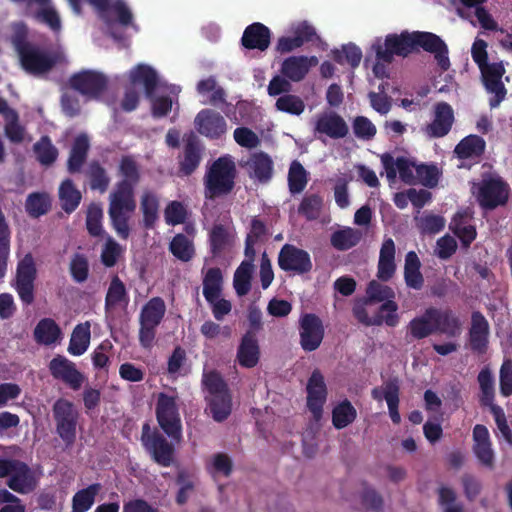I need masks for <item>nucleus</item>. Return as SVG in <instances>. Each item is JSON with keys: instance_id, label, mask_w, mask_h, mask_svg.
Here are the masks:
<instances>
[{"instance_id": "obj_1", "label": "nucleus", "mask_w": 512, "mask_h": 512, "mask_svg": "<svg viewBox=\"0 0 512 512\" xmlns=\"http://www.w3.org/2000/svg\"><path fill=\"white\" fill-rule=\"evenodd\" d=\"M119 180L109 195L108 215L118 237L127 240L130 236L129 220L136 210L135 188L140 182V170L136 160L123 156L118 167Z\"/></svg>"}, {"instance_id": "obj_2", "label": "nucleus", "mask_w": 512, "mask_h": 512, "mask_svg": "<svg viewBox=\"0 0 512 512\" xmlns=\"http://www.w3.org/2000/svg\"><path fill=\"white\" fill-rule=\"evenodd\" d=\"M237 177V168L231 155H223L207 167L204 178V196L214 200L230 194Z\"/></svg>"}, {"instance_id": "obj_3", "label": "nucleus", "mask_w": 512, "mask_h": 512, "mask_svg": "<svg viewBox=\"0 0 512 512\" xmlns=\"http://www.w3.org/2000/svg\"><path fill=\"white\" fill-rule=\"evenodd\" d=\"M13 45L19 56L21 67L34 76L50 72L57 64V56L45 51L40 46L28 42L24 36L16 35Z\"/></svg>"}, {"instance_id": "obj_4", "label": "nucleus", "mask_w": 512, "mask_h": 512, "mask_svg": "<svg viewBox=\"0 0 512 512\" xmlns=\"http://www.w3.org/2000/svg\"><path fill=\"white\" fill-rule=\"evenodd\" d=\"M163 431L151 428L149 423H144L141 431V444L150 458L161 467H170L175 460L176 441L168 440Z\"/></svg>"}, {"instance_id": "obj_5", "label": "nucleus", "mask_w": 512, "mask_h": 512, "mask_svg": "<svg viewBox=\"0 0 512 512\" xmlns=\"http://www.w3.org/2000/svg\"><path fill=\"white\" fill-rule=\"evenodd\" d=\"M156 420L165 435L172 441L182 440V422L177 396L160 392L155 406Z\"/></svg>"}, {"instance_id": "obj_6", "label": "nucleus", "mask_w": 512, "mask_h": 512, "mask_svg": "<svg viewBox=\"0 0 512 512\" xmlns=\"http://www.w3.org/2000/svg\"><path fill=\"white\" fill-rule=\"evenodd\" d=\"M99 17L107 24L118 23L123 27L133 25V14L124 0H87ZM73 11L81 13V0H68Z\"/></svg>"}, {"instance_id": "obj_7", "label": "nucleus", "mask_w": 512, "mask_h": 512, "mask_svg": "<svg viewBox=\"0 0 512 512\" xmlns=\"http://www.w3.org/2000/svg\"><path fill=\"white\" fill-rule=\"evenodd\" d=\"M5 477H8L6 485L19 494H29L37 486L32 469L17 459L0 458V478Z\"/></svg>"}, {"instance_id": "obj_8", "label": "nucleus", "mask_w": 512, "mask_h": 512, "mask_svg": "<svg viewBox=\"0 0 512 512\" xmlns=\"http://www.w3.org/2000/svg\"><path fill=\"white\" fill-rule=\"evenodd\" d=\"M509 185L500 177H485L473 187V194L481 208L494 210L509 199Z\"/></svg>"}, {"instance_id": "obj_9", "label": "nucleus", "mask_w": 512, "mask_h": 512, "mask_svg": "<svg viewBox=\"0 0 512 512\" xmlns=\"http://www.w3.org/2000/svg\"><path fill=\"white\" fill-rule=\"evenodd\" d=\"M53 418L56 424V433L66 446H72L76 440L78 424V411L69 400L60 398L52 407Z\"/></svg>"}, {"instance_id": "obj_10", "label": "nucleus", "mask_w": 512, "mask_h": 512, "mask_svg": "<svg viewBox=\"0 0 512 512\" xmlns=\"http://www.w3.org/2000/svg\"><path fill=\"white\" fill-rule=\"evenodd\" d=\"M376 59L384 63H391L394 55L407 57L414 51L413 32L403 31L400 34L392 33L385 37L384 45L376 43L372 46Z\"/></svg>"}, {"instance_id": "obj_11", "label": "nucleus", "mask_w": 512, "mask_h": 512, "mask_svg": "<svg viewBox=\"0 0 512 512\" xmlns=\"http://www.w3.org/2000/svg\"><path fill=\"white\" fill-rule=\"evenodd\" d=\"M36 277V264L33 256L28 253L18 262L15 280L12 284L20 300L25 305H31L34 302V283Z\"/></svg>"}, {"instance_id": "obj_12", "label": "nucleus", "mask_w": 512, "mask_h": 512, "mask_svg": "<svg viewBox=\"0 0 512 512\" xmlns=\"http://www.w3.org/2000/svg\"><path fill=\"white\" fill-rule=\"evenodd\" d=\"M69 85L87 99L96 100L107 90L108 78L101 72L83 70L70 77Z\"/></svg>"}, {"instance_id": "obj_13", "label": "nucleus", "mask_w": 512, "mask_h": 512, "mask_svg": "<svg viewBox=\"0 0 512 512\" xmlns=\"http://www.w3.org/2000/svg\"><path fill=\"white\" fill-rule=\"evenodd\" d=\"M486 91L493 96L489 98L491 109L499 107L506 98L507 89L502 82L505 67L502 62L487 63L479 68Z\"/></svg>"}, {"instance_id": "obj_14", "label": "nucleus", "mask_w": 512, "mask_h": 512, "mask_svg": "<svg viewBox=\"0 0 512 512\" xmlns=\"http://www.w3.org/2000/svg\"><path fill=\"white\" fill-rule=\"evenodd\" d=\"M278 266L285 272L302 275L311 271L312 261L307 251L292 244H284L278 254Z\"/></svg>"}, {"instance_id": "obj_15", "label": "nucleus", "mask_w": 512, "mask_h": 512, "mask_svg": "<svg viewBox=\"0 0 512 512\" xmlns=\"http://www.w3.org/2000/svg\"><path fill=\"white\" fill-rule=\"evenodd\" d=\"M413 44L414 51L422 48L424 51L434 54L438 66L443 71L449 69L448 47L438 35L432 32L414 31Z\"/></svg>"}, {"instance_id": "obj_16", "label": "nucleus", "mask_w": 512, "mask_h": 512, "mask_svg": "<svg viewBox=\"0 0 512 512\" xmlns=\"http://www.w3.org/2000/svg\"><path fill=\"white\" fill-rule=\"evenodd\" d=\"M300 345L306 352L318 349L324 338L322 320L314 313H306L299 320Z\"/></svg>"}, {"instance_id": "obj_17", "label": "nucleus", "mask_w": 512, "mask_h": 512, "mask_svg": "<svg viewBox=\"0 0 512 512\" xmlns=\"http://www.w3.org/2000/svg\"><path fill=\"white\" fill-rule=\"evenodd\" d=\"M48 368L54 379L62 381L74 391L79 390L85 381V375L65 356L56 355L49 362Z\"/></svg>"}, {"instance_id": "obj_18", "label": "nucleus", "mask_w": 512, "mask_h": 512, "mask_svg": "<svg viewBox=\"0 0 512 512\" xmlns=\"http://www.w3.org/2000/svg\"><path fill=\"white\" fill-rule=\"evenodd\" d=\"M307 408L312 413L313 418L318 421L322 418L323 407L327 400V386L323 374L319 369H315L307 382Z\"/></svg>"}, {"instance_id": "obj_19", "label": "nucleus", "mask_w": 512, "mask_h": 512, "mask_svg": "<svg viewBox=\"0 0 512 512\" xmlns=\"http://www.w3.org/2000/svg\"><path fill=\"white\" fill-rule=\"evenodd\" d=\"M194 125L199 134L211 140L220 139L227 132L225 118L213 109L200 110L194 119Z\"/></svg>"}, {"instance_id": "obj_20", "label": "nucleus", "mask_w": 512, "mask_h": 512, "mask_svg": "<svg viewBox=\"0 0 512 512\" xmlns=\"http://www.w3.org/2000/svg\"><path fill=\"white\" fill-rule=\"evenodd\" d=\"M490 325L480 311L471 314V326L468 331V342L472 352L485 354L489 346Z\"/></svg>"}, {"instance_id": "obj_21", "label": "nucleus", "mask_w": 512, "mask_h": 512, "mask_svg": "<svg viewBox=\"0 0 512 512\" xmlns=\"http://www.w3.org/2000/svg\"><path fill=\"white\" fill-rule=\"evenodd\" d=\"M349 133V127L344 118L336 112H324L317 116L314 124V134L320 139V135L331 139L345 138Z\"/></svg>"}, {"instance_id": "obj_22", "label": "nucleus", "mask_w": 512, "mask_h": 512, "mask_svg": "<svg viewBox=\"0 0 512 512\" xmlns=\"http://www.w3.org/2000/svg\"><path fill=\"white\" fill-rule=\"evenodd\" d=\"M455 121L454 111L447 102H438L434 106V118L425 128V133L431 138L446 136Z\"/></svg>"}, {"instance_id": "obj_23", "label": "nucleus", "mask_w": 512, "mask_h": 512, "mask_svg": "<svg viewBox=\"0 0 512 512\" xmlns=\"http://www.w3.org/2000/svg\"><path fill=\"white\" fill-rule=\"evenodd\" d=\"M318 64L316 56H290L281 65V74L293 82L303 80L312 67Z\"/></svg>"}, {"instance_id": "obj_24", "label": "nucleus", "mask_w": 512, "mask_h": 512, "mask_svg": "<svg viewBox=\"0 0 512 512\" xmlns=\"http://www.w3.org/2000/svg\"><path fill=\"white\" fill-rule=\"evenodd\" d=\"M427 315L432 316L437 333L446 334L450 337H455L460 333L462 323L451 309L442 310L429 307L427 308Z\"/></svg>"}, {"instance_id": "obj_25", "label": "nucleus", "mask_w": 512, "mask_h": 512, "mask_svg": "<svg viewBox=\"0 0 512 512\" xmlns=\"http://www.w3.org/2000/svg\"><path fill=\"white\" fill-rule=\"evenodd\" d=\"M237 361L241 367L254 368L260 360V347L254 331L247 330L237 349Z\"/></svg>"}, {"instance_id": "obj_26", "label": "nucleus", "mask_w": 512, "mask_h": 512, "mask_svg": "<svg viewBox=\"0 0 512 512\" xmlns=\"http://www.w3.org/2000/svg\"><path fill=\"white\" fill-rule=\"evenodd\" d=\"M271 43L270 29L260 22L248 25L242 35L241 44L249 50L265 51Z\"/></svg>"}, {"instance_id": "obj_27", "label": "nucleus", "mask_w": 512, "mask_h": 512, "mask_svg": "<svg viewBox=\"0 0 512 512\" xmlns=\"http://www.w3.org/2000/svg\"><path fill=\"white\" fill-rule=\"evenodd\" d=\"M90 150V140L87 134L80 133L77 135L69 152L67 160V171L70 174L79 173L85 164Z\"/></svg>"}, {"instance_id": "obj_28", "label": "nucleus", "mask_w": 512, "mask_h": 512, "mask_svg": "<svg viewBox=\"0 0 512 512\" xmlns=\"http://www.w3.org/2000/svg\"><path fill=\"white\" fill-rule=\"evenodd\" d=\"M250 178L266 184L273 177V161L265 152H256L251 155L247 162Z\"/></svg>"}, {"instance_id": "obj_29", "label": "nucleus", "mask_w": 512, "mask_h": 512, "mask_svg": "<svg viewBox=\"0 0 512 512\" xmlns=\"http://www.w3.org/2000/svg\"><path fill=\"white\" fill-rule=\"evenodd\" d=\"M395 253L396 249L393 239H385L380 248L377 266V278L380 281L387 282L394 276L396 271Z\"/></svg>"}, {"instance_id": "obj_30", "label": "nucleus", "mask_w": 512, "mask_h": 512, "mask_svg": "<svg viewBox=\"0 0 512 512\" xmlns=\"http://www.w3.org/2000/svg\"><path fill=\"white\" fill-rule=\"evenodd\" d=\"M129 80L133 85H143L146 98H152L158 86L157 72L147 64L133 67L129 72Z\"/></svg>"}, {"instance_id": "obj_31", "label": "nucleus", "mask_w": 512, "mask_h": 512, "mask_svg": "<svg viewBox=\"0 0 512 512\" xmlns=\"http://www.w3.org/2000/svg\"><path fill=\"white\" fill-rule=\"evenodd\" d=\"M129 294L126 286L118 275L111 278L106 296L104 309L106 313H111L117 307H126L129 303Z\"/></svg>"}, {"instance_id": "obj_32", "label": "nucleus", "mask_w": 512, "mask_h": 512, "mask_svg": "<svg viewBox=\"0 0 512 512\" xmlns=\"http://www.w3.org/2000/svg\"><path fill=\"white\" fill-rule=\"evenodd\" d=\"M209 247L213 257H220L234 243V237L223 224H214L209 232Z\"/></svg>"}, {"instance_id": "obj_33", "label": "nucleus", "mask_w": 512, "mask_h": 512, "mask_svg": "<svg viewBox=\"0 0 512 512\" xmlns=\"http://www.w3.org/2000/svg\"><path fill=\"white\" fill-rule=\"evenodd\" d=\"M486 148L485 140L478 135L463 138L455 147L454 153L461 160H479Z\"/></svg>"}, {"instance_id": "obj_34", "label": "nucleus", "mask_w": 512, "mask_h": 512, "mask_svg": "<svg viewBox=\"0 0 512 512\" xmlns=\"http://www.w3.org/2000/svg\"><path fill=\"white\" fill-rule=\"evenodd\" d=\"M202 160V147L195 138H189L183 149V158L179 162V170L189 176L199 167Z\"/></svg>"}, {"instance_id": "obj_35", "label": "nucleus", "mask_w": 512, "mask_h": 512, "mask_svg": "<svg viewBox=\"0 0 512 512\" xmlns=\"http://www.w3.org/2000/svg\"><path fill=\"white\" fill-rule=\"evenodd\" d=\"M421 262L414 251H409L405 256L404 280L407 287L420 290L424 284V277L420 271Z\"/></svg>"}, {"instance_id": "obj_36", "label": "nucleus", "mask_w": 512, "mask_h": 512, "mask_svg": "<svg viewBox=\"0 0 512 512\" xmlns=\"http://www.w3.org/2000/svg\"><path fill=\"white\" fill-rule=\"evenodd\" d=\"M159 206V198L154 192L148 190L143 192L140 200V209L143 215L142 223L145 229L154 228L159 218Z\"/></svg>"}, {"instance_id": "obj_37", "label": "nucleus", "mask_w": 512, "mask_h": 512, "mask_svg": "<svg viewBox=\"0 0 512 512\" xmlns=\"http://www.w3.org/2000/svg\"><path fill=\"white\" fill-rule=\"evenodd\" d=\"M33 334L38 344L51 345L61 338L62 331L53 319L43 318L37 323Z\"/></svg>"}, {"instance_id": "obj_38", "label": "nucleus", "mask_w": 512, "mask_h": 512, "mask_svg": "<svg viewBox=\"0 0 512 512\" xmlns=\"http://www.w3.org/2000/svg\"><path fill=\"white\" fill-rule=\"evenodd\" d=\"M91 332L89 322L81 323L75 326L72 331L68 345V352L73 356L83 355L90 344Z\"/></svg>"}, {"instance_id": "obj_39", "label": "nucleus", "mask_w": 512, "mask_h": 512, "mask_svg": "<svg viewBox=\"0 0 512 512\" xmlns=\"http://www.w3.org/2000/svg\"><path fill=\"white\" fill-rule=\"evenodd\" d=\"M165 312L164 300L161 297H153L142 307L139 321L157 327L161 323Z\"/></svg>"}, {"instance_id": "obj_40", "label": "nucleus", "mask_w": 512, "mask_h": 512, "mask_svg": "<svg viewBox=\"0 0 512 512\" xmlns=\"http://www.w3.org/2000/svg\"><path fill=\"white\" fill-rule=\"evenodd\" d=\"M52 207V199L46 192H32L25 201V211L31 218L47 214Z\"/></svg>"}, {"instance_id": "obj_41", "label": "nucleus", "mask_w": 512, "mask_h": 512, "mask_svg": "<svg viewBox=\"0 0 512 512\" xmlns=\"http://www.w3.org/2000/svg\"><path fill=\"white\" fill-rule=\"evenodd\" d=\"M61 208L67 213L74 212L82 199L81 192L75 187L71 179H65L59 187Z\"/></svg>"}, {"instance_id": "obj_42", "label": "nucleus", "mask_w": 512, "mask_h": 512, "mask_svg": "<svg viewBox=\"0 0 512 512\" xmlns=\"http://www.w3.org/2000/svg\"><path fill=\"white\" fill-rule=\"evenodd\" d=\"M467 216L456 213L450 222V230L460 239L463 247L468 248L477 236L476 228L466 224Z\"/></svg>"}, {"instance_id": "obj_43", "label": "nucleus", "mask_w": 512, "mask_h": 512, "mask_svg": "<svg viewBox=\"0 0 512 512\" xmlns=\"http://www.w3.org/2000/svg\"><path fill=\"white\" fill-rule=\"evenodd\" d=\"M223 283L222 271L218 267L209 268L203 277V295L207 302L220 297Z\"/></svg>"}, {"instance_id": "obj_44", "label": "nucleus", "mask_w": 512, "mask_h": 512, "mask_svg": "<svg viewBox=\"0 0 512 512\" xmlns=\"http://www.w3.org/2000/svg\"><path fill=\"white\" fill-rule=\"evenodd\" d=\"M208 409L212 418L216 422L225 421L232 411V397L231 394H224L214 397H205Z\"/></svg>"}, {"instance_id": "obj_45", "label": "nucleus", "mask_w": 512, "mask_h": 512, "mask_svg": "<svg viewBox=\"0 0 512 512\" xmlns=\"http://www.w3.org/2000/svg\"><path fill=\"white\" fill-rule=\"evenodd\" d=\"M407 329L410 336L416 340H421L437 333L432 316L427 315V309L422 315L410 320Z\"/></svg>"}, {"instance_id": "obj_46", "label": "nucleus", "mask_w": 512, "mask_h": 512, "mask_svg": "<svg viewBox=\"0 0 512 512\" xmlns=\"http://www.w3.org/2000/svg\"><path fill=\"white\" fill-rule=\"evenodd\" d=\"M86 176L89 179V187L91 190L104 193L108 189L110 177L99 161L93 160L89 163Z\"/></svg>"}, {"instance_id": "obj_47", "label": "nucleus", "mask_w": 512, "mask_h": 512, "mask_svg": "<svg viewBox=\"0 0 512 512\" xmlns=\"http://www.w3.org/2000/svg\"><path fill=\"white\" fill-rule=\"evenodd\" d=\"M101 488L100 483H93L77 491L72 498V512H87L94 504Z\"/></svg>"}, {"instance_id": "obj_48", "label": "nucleus", "mask_w": 512, "mask_h": 512, "mask_svg": "<svg viewBox=\"0 0 512 512\" xmlns=\"http://www.w3.org/2000/svg\"><path fill=\"white\" fill-rule=\"evenodd\" d=\"M357 417V411L348 399L338 403L332 410V424L340 430L353 423Z\"/></svg>"}, {"instance_id": "obj_49", "label": "nucleus", "mask_w": 512, "mask_h": 512, "mask_svg": "<svg viewBox=\"0 0 512 512\" xmlns=\"http://www.w3.org/2000/svg\"><path fill=\"white\" fill-rule=\"evenodd\" d=\"M399 382L397 378L390 379L384 383V399L387 403L389 415L394 424L401 422L399 407Z\"/></svg>"}, {"instance_id": "obj_50", "label": "nucleus", "mask_w": 512, "mask_h": 512, "mask_svg": "<svg viewBox=\"0 0 512 512\" xmlns=\"http://www.w3.org/2000/svg\"><path fill=\"white\" fill-rule=\"evenodd\" d=\"M169 251L182 262L190 261L195 254L192 240L182 233H178L172 238L169 244Z\"/></svg>"}, {"instance_id": "obj_51", "label": "nucleus", "mask_w": 512, "mask_h": 512, "mask_svg": "<svg viewBox=\"0 0 512 512\" xmlns=\"http://www.w3.org/2000/svg\"><path fill=\"white\" fill-rule=\"evenodd\" d=\"M254 265L250 261H242L234 273L233 286L238 296H245L251 290Z\"/></svg>"}, {"instance_id": "obj_52", "label": "nucleus", "mask_w": 512, "mask_h": 512, "mask_svg": "<svg viewBox=\"0 0 512 512\" xmlns=\"http://www.w3.org/2000/svg\"><path fill=\"white\" fill-rule=\"evenodd\" d=\"M201 383L203 389L208 393L205 397H214L230 393L227 383L216 370L204 372Z\"/></svg>"}, {"instance_id": "obj_53", "label": "nucleus", "mask_w": 512, "mask_h": 512, "mask_svg": "<svg viewBox=\"0 0 512 512\" xmlns=\"http://www.w3.org/2000/svg\"><path fill=\"white\" fill-rule=\"evenodd\" d=\"M362 234L360 231L352 228L337 230L331 235V245L339 250L346 251L356 246L361 240Z\"/></svg>"}, {"instance_id": "obj_54", "label": "nucleus", "mask_w": 512, "mask_h": 512, "mask_svg": "<svg viewBox=\"0 0 512 512\" xmlns=\"http://www.w3.org/2000/svg\"><path fill=\"white\" fill-rule=\"evenodd\" d=\"M308 183V173L303 165L294 160L288 171V187L292 194L301 193Z\"/></svg>"}, {"instance_id": "obj_55", "label": "nucleus", "mask_w": 512, "mask_h": 512, "mask_svg": "<svg viewBox=\"0 0 512 512\" xmlns=\"http://www.w3.org/2000/svg\"><path fill=\"white\" fill-rule=\"evenodd\" d=\"M37 160L45 166L52 165L58 157V149L48 136H42L33 146Z\"/></svg>"}, {"instance_id": "obj_56", "label": "nucleus", "mask_w": 512, "mask_h": 512, "mask_svg": "<svg viewBox=\"0 0 512 512\" xmlns=\"http://www.w3.org/2000/svg\"><path fill=\"white\" fill-rule=\"evenodd\" d=\"M323 208V197L319 194H307L298 206V213L308 221L319 218Z\"/></svg>"}, {"instance_id": "obj_57", "label": "nucleus", "mask_w": 512, "mask_h": 512, "mask_svg": "<svg viewBox=\"0 0 512 512\" xmlns=\"http://www.w3.org/2000/svg\"><path fill=\"white\" fill-rule=\"evenodd\" d=\"M103 210L99 204L91 203L86 213V229L92 237H103L105 231L102 225Z\"/></svg>"}, {"instance_id": "obj_58", "label": "nucleus", "mask_w": 512, "mask_h": 512, "mask_svg": "<svg viewBox=\"0 0 512 512\" xmlns=\"http://www.w3.org/2000/svg\"><path fill=\"white\" fill-rule=\"evenodd\" d=\"M478 382L481 390L480 403L482 406H489L492 410L494 401V379L489 368H483L478 374Z\"/></svg>"}, {"instance_id": "obj_59", "label": "nucleus", "mask_w": 512, "mask_h": 512, "mask_svg": "<svg viewBox=\"0 0 512 512\" xmlns=\"http://www.w3.org/2000/svg\"><path fill=\"white\" fill-rule=\"evenodd\" d=\"M333 60L343 65L345 63L349 64L352 68H356L359 66L362 59V51L361 49L353 43H349L347 45H343L341 50H333L332 51Z\"/></svg>"}, {"instance_id": "obj_60", "label": "nucleus", "mask_w": 512, "mask_h": 512, "mask_svg": "<svg viewBox=\"0 0 512 512\" xmlns=\"http://www.w3.org/2000/svg\"><path fill=\"white\" fill-rule=\"evenodd\" d=\"M89 261L85 254L74 253L69 263V273L76 283H83L89 277Z\"/></svg>"}, {"instance_id": "obj_61", "label": "nucleus", "mask_w": 512, "mask_h": 512, "mask_svg": "<svg viewBox=\"0 0 512 512\" xmlns=\"http://www.w3.org/2000/svg\"><path fill=\"white\" fill-rule=\"evenodd\" d=\"M4 132L11 143L19 144L24 141L25 128L19 122L17 111H9L8 116L5 118Z\"/></svg>"}, {"instance_id": "obj_62", "label": "nucleus", "mask_w": 512, "mask_h": 512, "mask_svg": "<svg viewBox=\"0 0 512 512\" xmlns=\"http://www.w3.org/2000/svg\"><path fill=\"white\" fill-rule=\"evenodd\" d=\"M275 107L278 111L298 116L304 112L305 103L297 95L284 94L276 100Z\"/></svg>"}, {"instance_id": "obj_63", "label": "nucleus", "mask_w": 512, "mask_h": 512, "mask_svg": "<svg viewBox=\"0 0 512 512\" xmlns=\"http://www.w3.org/2000/svg\"><path fill=\"white\" fill-rule=\"evenodd\" d=\"M366 294L370 302H388V300H394L395 298L394 290L377 280H372L368 283Z\"/></svg>"}, {"instance_id": "obj_64", "label": "nucleus", "mask_w": 512, "mask_h": 512, "mask_svg": "<svg viewBox=\"0 0 512 512\" xmlns=\"http://www.w3.org/2000/svg\"><path fill=\"white\" fill-rule=\"evenodd\" d=\"M164 217L166 223L171 226L184 223L187 218L185 205L176 200L169 202L164 210Z\"/></svg>"}]
</instances>
